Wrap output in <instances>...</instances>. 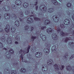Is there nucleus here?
<instances>
[{
    "label": "nucleus",
    "mask_w": 74,
    "mask_h": 74,
    "mask_svg": "<svg viewBox=\"0 0 74 74\" xmlns=\"http://www.w3.org/2000/svg\"><path fill=\"white\" fill-rule=\"evenodd\" d=\"M15 25L17 26H19V23L18 20H16L15 23Z\"/></svg>",
    "instance_id": "nucleus-27"
},
{
    "label": "nucleus",
    "mask_w": 74,
    "mask_h": 74,
    "mask_svg": "<svg viewBox=\"0 0 74 74\" xmlns=\"http://www.w3.org/2000/svg\"><path fill=\"white\" fill-rule=\"evenodd\" d=\"M3 45L2 43L0 42V48H3Z\"/></svg>",
    "instance_id": "nucleus-42"
},
{
    "label": "nucleus",
    "mask_w": 74,
    "mask_h": 74,
    "mask_svg": "<svg viewBox=\"0 0 74 74\" xmlns=\"http://www.w3.org/2000/svg\"><path fill=\"white\" fill-rule=\"evenodd\" d=\"M34 15H30V16H34Z\"/></svg>",
    "instance_id": "nucleus-57"
},
{
    "label": "nucleus",
    "mask_w": 74,
    "mask_h": 74,
    "mask_svg": "<svg viewBox=\"0 0 74 74\" xmlns=\"http://www.w3.org/2000/svg\"><path fill=\"white\" fill-rule=\"evenodd\" d=\"M30 49V46L29 45L27 50L25 51L26 49H24V50L23 51V54H26V53H27L29 52V49Z\"/></svg>",
    "instance_id": "nucleus-8"
},
{
    "label": "nucleus",
    "mask_w": 74,
    "mask_h": 74,
    "mask_svg": "<svg viewBox=\"0 0 74 74\" xmlns=\"http://www.w3.org/2000/svg\"><path fill=\"white\" fill-rule=\"evenodd\" d=\"M36 10H38V6H36Z\"/></svg>",
    "instance_id": "nucleus-49"
},
{
    "label": "nucleus",
    "mask_w": 74,
    "mask_h": 74,
    "mask_svg": "<svg viewBox=\"0 0 74 74\" xmlns=\"http://www.w3.org/2000/svg\"><path fill=\"white\" fill-rule=\"evenodd\" d=\"M70 23V21L67 19H65L64 21V23L65 25H69Z\"/></svg>",
    "instance_id": "nucleus-15"
},
{
    "label": "nucleus",
    "mask_w": 74,
    "mask_h": 74,
    "mask_svg": "<svg viewBox=\"0 0 74 74\" xmlns=\"http://www.w3.org/2000/svg\"><path fill=\"white\" fill-rule=\"evenodd\" d=\"M61 29H60V28L58 27L57 28V32L58 33H60V32Z\"/></svg>",
    "instance_id": "nucleus-40"
},
{
    "label": "nucleus",
    "mask_w": 74,
    "mask_h": 74,
    "mask_svg": "<svg viewBox=\"0 0 74 74\" xmlns=\"http://www.w3.org/2000/svg\"><path fill=\"white\" fill-rule=\"evenodd\" d=\"M34 19L35 21H41V19L37 17H34Z\"/></svg>",
    "instance_id": "nucleus-30"
},
{
    "label": "nucleus",
    "mask_w": 74,
    "mask_h": 74,
    "mask_svg": "<svg viewBox=\"0 0 74 74\" xmlns=\"http://www.w3.org/2000/svg\"><path fill=\"white\" fill-rule=\"evenodd\" d=\"M38 64H38V63H36V66H37H37H38Z\"/></svg>",
    "instance_id": "nucleus-56"
},
{
    "label": "nucleus",
    "mask_w": 74,
    "mask_h": 74,
    "mask_svg": "<svg viewBox=\"0 0 74 74\" xmlns=\"http://www.w3.org/2000/svg\"><path fill=\"white\" fill-rule=\"evenodd\" d=\"M4 16L5 19H10L11 18V15L10 14H9L8 13H5Z\"/></svg>",
    "instance_id": "nucleus-7"
},
{
    "label": "nucleus",
    "mask_w": 74,
    "mask_h": 74,
    "mask_svg": "<svg viewBox=\"0 0 74 74\" xmlns=\"http://www.w3.org/2000/svg\"><path fill=\"white\" fill-rule=\"evenodd\" d=\"M59 1H60L61 2L62 1V0H59Z\"/></svg>",
    "instance_id": "nucleus-63"
},
{
    "label": "nucleus",
    "mask_w": 74,
    "mask_h": 74,
    "mask_svg": "<svg viewBox=\"0 0 74 74\" xmlns=\"http://www.w3.org/2000/svg\"><path fill=\"white\" fill-rule=\"evenodd\" d=\"M74 58V54H72L71 57H70L69 59H71L72 58Z\"/></svg>",
    "instance_id": "nucleus-41"
},
{
    "label": "nucleus",
    "mask_w": 74,
    "mask_h": 74,
    "mask_svg": "<svg viewBox=\"0 0 74 74\" xmlns=\"http://www.w3.org/2000/svg\"><path fill=\"white\" fill-rule=\"evenodd\" d=\"M54 11V9L53 8H50L48 9V12H53Z\"/></svg>",
    "instance_id": "nucleus-25"
},
{
    "label": "nucleus",
    "mask_w": 74,
    "mask_h": 74,
    "mask_svg": "<svg viewBox=\"0 0 74 74\" xmlns=\"http://www.w3.org/2000/svg\"><path fill=\"white\" fill-rule=\"evenodd\" d=\"M52 18L53 19L54 22L55 23H58L59 22V18L58 17V16L56 15L53 16Z\"/></svg>",
    "instance_id": "nucleus-6"
},
{
    "label": "nucleus",
    "mask_w": 74,
    "mask_h": 74,
    "mask_svg": "<svg viewBox=\"0 0 74 74\" xmlns=\"http://www.w3.org/2000/svg\"><path fill=\"white\" fill-rule=\"evenodd\" d=\"M6 42L7 44L8 45H11L12 44V41H11V38L9 37L7 38Z\"/></svg>",
    "instance_id": "nucleus-12"
},
{
    "label": "nucleus",
    "mask_w": 74,
    "mask_h": 74,
    "mask_svg": "<svg viewBox=\"0 0 74 74\" xmlns=\"http://www.w3.org/2000/svg\"><path fill=\"white\" fill-rule=\"evenodd\" d=\"M16 65H18V62L16 63Z\"/></svg>",
    "instance_id": "nucleus-62"
},
{
    "label": "nucleus",
    "mask_w": 74,
    "mask_h": 74,
    "mask_svg": "<svg viewBox=\"0 0 74 74\" xmlns=\"http://www.w3.org/2000/svg\"><path fill=\"white\" fill-rule=\"evenodd\" d=\"M60 27L62 29H65L66 28V26L64 25V24H61L60 25Z\"/></svg>",
    "instance_id": "nucleus-33"
},
{
    "label": "nucleus",
    "mask_w": 74,
    "mask_h": 74,
    "mask_svg": "<svg viewBox=\"0 0 74 74\" xmlns=\"http://www.w3.org/2000/svg\"><path fill=\"white\" fill-rule=\"evenodd\" d=\"M28 6L29 4L28 3L26 2H25L23 4V7L24 8H26L27 7H28Z\"/></svg>",
    "instance_id": "nucleus-21"
},
{
    "label": "nucleus",
    "mask_w": 74,
    "mask_h": 74,
    "mask_svg": "<svg viewBox=\"0 0 74 74\" xmlns=\"http://www.w3.org/2000/svg\"><path fill=\"white\" fill-rule=\"evenodd\" d=\"M31 14H33V11L31 12Z\"/></svg>",
    "instance_id": "nucleus-61"
},
{
    "label": "nucleus",
    "mask_w": 74,
    "mask_h": 74,
    "mask_svg": "<svg viewBox=\"0 0 74 74\" xmlns=\"http://www.w3.org/2000/svg\"><path fill=\"white\" fill-rule=\"evenodd\" d=\"M56 48V46L54 45L52 47L51 49L52 51H55V48Z\"/></svg>",
    "instance_id": "nucleus-34"
},
{
    "label": "nucleus",
    "mask_w": 74,
    "mask_h": 74,
    "mask_svg": "<svg viewBox=\"0 0 74 74\" xmlns=\"http://www.w3.org/2000/svg\"><path fill=\"white\" fill-rule=\"evenodd\" d=\"M15 44H18V42L17 41H15Z\"/></svg>",
    "instance_id": "nucleus-50"
},
{
    "label": "nucleus",
    "mask_w": 74,
    "mask_h": 74,
    "mask_svg": "<svg viewBox=\"0 0 74 74\" xmlns=\"http://www.w3.org/2000/svg\"><path fill=\"white\" fill-rule=\"evenodd\" d=\"M5 30L7 33L10 32V25H7L5 29Z\"/></svg>",
    "instance_id": "nucleus-13"
},
{
    "label": "nucleus",
    "mask_w": 74,
    "mask_h": 74,
    "mask_svg": "<svg viewBox=\"0 0 74 74\" xmlns=\"http://www.w3.org/2000/svg\"><path fill=\"white\" fill-rule=\"evenodd\" d=\"M60 34H61L62 37H64V36H65V33L63 32L62 31H61Z\"/></svg>",
    "instance_id": "nucleus-31"
},
{
    "label": "nucleus",
    "mask_w": 74,
    "mask_h": 74,
    "mask_svg": "<svg viewBox=\"0 0 74 74\" xmlns=\"http://www.w3.org/2000/svg\"><path fill=\"white\" fill-rule=\"evenodd\" d=\"M3 49H4L5 50V51H7V49L5 48H3Z\"/></svg>",
    "instance_id": "nucleus-51"
},
{
    "label": "nucleus",
    "mask_w": 74,
    "mask_h": 74,
    "mask_svg": "<svg viewBox=\"0 0 74 74\" xmlns=\"http://www.w3.org/2000/svg\"><path fill=\"white\" fill-rule=\"evenodd\" d=\"M16 30V28L14 27H11V31L13 33H15V32Z\"/></svg>",
    "instance_id": "nucleus-20"
},
{
    "label": "nucleus",
    "mask_w": 74,
    "mask_h": 74,
    "mask_svg": "<svg viewBox=\"0 0 74 74\" xmlns=\"http://www.w3.org/2000/svg\"><path fill=\"white\" fill-rule=\"evenodd\" d=\"M68 7H70L71 6V4L70 3H67L66 5Z\"/></svg>",
    "instance_id": "nucleus-38"
},
{
    "label": "nucleus",
    "mask_w": 74,
    "mask_h": 74,
    "mask_svg": "<svg viewBox=\"0 0 74 74\" xmlns=\"http://www.w3.org/2000/svg\"><path fill=\"white\" fill-rule=\"evenodd\" d=\"M35 4H34L35 5H37V4H38V1H36L35 2Z\"/></svg>",
    "instance_id": "nucleus-45"
},
{
    "label": "nucleus",
    "mask_w": 74,
    "mask_h": 74,
    "mask_svg": "<svg viewBox=\"0 0 74 74\" xmlns=\"http://www.w3.org/2000/svg\"><path fill=\"white\" fill-rule=\"evenodd\" d=\"M7 52H8V53L6 55V56L8 59H10L11 58V54H14V51L12 49H11L9 51H7Z\"/></svg>",
    "instance_id": "nucleus-3"
},
{
    "label": "nucleus",
    "mask_w": 74,
    "mask_h": 74,
    "mask_svg": "<svg viewBox=\"0 0 74 74\" xmlns=\"http://www.w3.org/2000/svg\"><path fill=\"white\" fill-rule=\"evenodd\" d=\"M51 22L48 20H46L45 21V25H49L50 24Z\"/></svg>",
    "instance_id": "nucleus-22"
},
{
    "label": "nucleus",
    "mask_w": 74,
    "mask_h": 74,
    "mask_svg": "<svg viewBox=\"0 0 74 74\" xmlns=\"http://www.w3.org/2000/svg\"><path fill=\"white\" fill-rule=\"evenodd\" d=\"M25 30H27L29 29V26L28 25H27L25 26Z\"/></svg>",
    "instance_id": "nucleus-37"
},
{
    "label": "nucleus",
    "mask_w": 74,
    "mask_h": 74,
    "mask_svg": "<svg viewBox=\"0 0 74 74\" xmlns=\"http://www.w3.org/2000/svg\"><path fill=\"white\" fill-rule=\"evenodd\" d=\"M3 0H2V1H0V5H1V2H3Z\"/></svg>",
    "instance_id": "nucleus-53"
},
{
    "label": "nucleus",
    "mask_w": 74,
    "mask_h": 74,
    "mask_svg": "<svg viewBox=\"0 0 74 74\" xmlns=\"http://www.w3.org/2000/svg\"><path fill=\"white\" fill-rule=\"evenodd\" d=\"M61 66L62 69H64V65H62Z\"/></svg>",
    "instance_id": "nucleus-52"
},
{
    "label": "nucleus",
    "mask_w": 74,
    "mask_h": 74,
    "mask_svg": "<svg viewBox=\"0 0 74 74\" xmlns=\"http://www.w3.org/2000/svg\"><path fill=\"white\" fill-rule=\"evenodd\" d=\"M47 33L49 34L53 33L51 35L52 38H53L54 40H57V38L58 37V36L57 35H56V33H53V32H54V30H53L51 28H48L47 29Z\"/></svg>",
    "instance_id": "nucleus-1"
},
{
    "label": "nucleus",
    "mask_w": 74,
    "mask_h": 74,
    "mask_svg": "<svg viewBox=\"0 0 74 74\" xmlns=\"http://www.w3.org/2000/svg\"><path fill=\"white\" fill-rule=\"evenodd\" d=\"M70 40V39L68 37H66L65 38V39L64 40V42H67L69 40Z\"/></svg>",
    "instance_id": "nucleus-35"
},
{
    "label": "nucleus",
    "mask_w": 74,
    "mask_h": 74,
    "mask_svg": "<svg viewBox=\"0 0 74 74\" xmlns=\"http://www.w3.org/2000/svg\"><path fill=\"white\" fill-rule=\"evenodd\" d=\"M11 17L12 18L14 19H16V16L14 14H11Z\"/></svg>",
    "instance_id": "nucleus-24"
},
{
    "label": "nucleus",
    "mask_w": 74,
    "mask_h": 74,
    "mask_svg": "<svg viewBox=\"0 0 74 74\" xmlns=\"http://www.w3.org/2000/svg\"><path fill=\"white\" fill-rule=\"evenodd\" d=\"M46 47L48 48H45L43 51L46 55H48L49 52V50H50V48H51V44L49 42H47L46 43Z\"/></svg>",
    "instance_id": "nucleus-2"
},
{
    "label": "nucleus",
    "mask_w": 74,
    "mask_h": 74,
    "mask_svg": "<svg viewBox=\"0 0 74 74\" xmlns=\"http://www.w3.org/2000/svg\"><path fill=\"white\" fill-rule=\"evenodd\" d=\"M31 32H32L33 31V29H34V27H31Z\"/></svg>",
    "instance_id": "nucleus-44"
},
{
    "label": "nucleus",
    "mask_w": 74,
    "mask_h": 74,
    "mask_svg": "<svg viewBox=\"0 0 74 74\" xmlns=\"http://www.w3.org/2000/svg\"><path fill=\"white\" fill-rule=\"evenodd\" d=\"M68 34H68V33H66V34H65V35H66V36H67V35H68Z\"/></svg>",
    "instance_id": "nucleus-59"
},
{
    "label": "nucleus",
    "mask_w": 74,
    "mask_h": 74,
    "mask_svg": "<svg viewBox=\"0 0 74 74\" xmlns=\"http://www.w3.org/2000/svg\"><path fill=\"white\" fill-rule=\"evenodd\" d=\"M15 3L17 5H21V1L20 0H16L15 2Z\"/></svg>",
    "instance_id": "nucleus-17"
},
{
    "label": "nucleus",
    "mask_w": 74,
    "mask_h": 74,
    "mask_svg": "<svg viewBox=\"0 0 74 74\" xmlns=\"http://www.w3.org/2000/svg\"><path fill=\"white\" fill-rule=\"evenodd\" d=\"M27 13H26V12H25V15H27L29 14V12H27Z\"/></svg>",
    "instance_id": "nucleus-47"
},
{
    "label": "nucleus",
    "mask_w": 74,
    "mask_h": 74,
    "mask_svg": "<svg viewBox=\"0 0 74 74\" xmlns=\"http://www.w3.org/2000/svg\"><path fill=\"white\" fill-rule=\"evenodd\" d=\"M27 21V23H28V24H30L33 23V19L31 18H28Z\"/></svg>",
    "instance_id": "nucleus-14"
},
{
    "label": "nucleus",
    "mask_w": 74,
    "mask_h": 74,
    "mask_svg": "<svg viewBox=\"0 0 74 74\" xmlns=\"http://www.w3.org/2000/svg\"><path fill=\"white\" fill-rule=\"evenodd\" d=\"M48 65H51L53 63V61L51 59H49L47 60Z\"/></svg>",
    "instance_id": "nucleus-18"
},
{
    "label": "nucleus",
    "mask_w": 74,
    "mask_h": 74,
    "mask_svg": "<svg viewBox=\"0 0 74 74\" xmlns=\"http://www.w3.org/2000/svg\"><path fill=\"white\" fill-rule=\"evenodd\" d=\"M60 69L61 70H63V68H60Z\"/></svg>",
    "instance_id": "nucleus-58"
},
{
    "label": "nucleus",
    "mask_w": 74,
    "mask_h": 74,
    "mask_svg": "<svg viewBox=\"0 0 74 74\" xmlns=\"http://www.w3.org/2000/svg\"><path fill=\"white\" fill-rule=\"evenodd\" d=\"M51 2L54 5H58V1L56 0H52Z\"/></svg>",
    "instance_id": "nucleus-19"
},
{
    "label": "nucleus",
    "mask_w": 74,
    "mask_h": 74,
    "mask_svg": "<svg viewBox=\"0 0 74 74\" xmlns=\"http://www.w3.org/2000/svg\"><path fill=\"white\" fill-rule=\"evenodd\" d=\"M23 54H21V56H20V58H21V60H22L23 62H26V61L24 60H23Z\"/></svg>",
    "instance_id": "nucleus-28"
},
{
    "label": "nucleus",
    "mask_w": 74,
    "mask_h": 74,
    "mask_svg": "<svg viewBox=\"0 0 74 74\" xmlns=\"http://www.w3.org/2000/svg\"><path fill=\"white\" fill-rule=\"evenodd\" d=\"M11 74H17L16 71L15 70H12Z\"/></svg>",
    "instance_id": "nucleus-32"
},
{
    "label": "nucleus",
    "mask_w": 74,
    "mask_h": 74,
    "mask_svg": "<svg viewBox=\"0 0 74 74\" xmlns=\"http://www.w3.org/2000/svg\"><path fill=\"white\" fill-rule=\"evenodd\" d=\"M35 56L36 58H40L42 57V53L40 52H37L35 53Z\"/></svg>",
    "instance_id": "nucleus-10"
},
{
    "label": "nucleus",
    "mask_w": 74,
    "mask_h": 74,
    "mask_svg": "<svg viewBox=\"0 0 74 74\" xmlns=\"http://www.w3.org/2000/svg\"><path fill=\"white\" fill-rule=\"evenodd\" d=\"M46 28H47V27H46V26H42L41 27V29L42 30H44L45 29H46Z\"/></svg>",
    "instance_id": "nucleus-39"
},
{
    "label": "nucleus",
    "mask_w": 74,
    "mask_h": 74,
    "mask_svg": "<svg viewBox=\"0 0 74 74\" xmlns=\"http://www.w3.org/2000/svg\"><path fill=\"white\" fill-rule=\"evenodd\" d=\"M40 37L43 41H45L47 40V37L43 35L42 34H40Z\"/></svg>",
    "instance_id": "nucleus-16"
},
{
    "label": "nucleus",
    "mask_w": 74,
    "mask_h": 74,
    "mask_svg": "<svg viewBox=\"0 0 74 74\" xmlns=\"http://www.w3.org/2000/svg\"><path fill=\"white\" fill-rule=\"evenodd\" d=\"M42 70L44 73H45V74H47V73H48V72H47L48 66L46 65H42Z\"/></svg>",
    "instance_id": "nucleus-4"
},
{
    "label": "nucleus",
    "mask_w": 74,
    "mask_h": 74,
    "mask_svg": "<svg viewBox=\"0 0 74 74\" xmlns=\"http://www.w3.org/2000/svg\"><path fill=\"white\" fill-rule=\"evenodd\" d=\"M63 58H65V59H67V57H66V56H63Z\"/></svg>",
    "instance_id": "nucleus-54"
},
{
    "label": "nucleus",
    "mask_w": 74,
    "mask_h": 74,
    "mask_svg": "<svg viewBox=\"0 0 74 74\" xmlns=\"http://www.w3.org/2000/svg\"><path fill=\"white\" fill-rule=\"evenodd\" d=\"M72 32H73V34H74V30L72 31Z\"/></svg>",
    "instance_id": "nucleus-60"
},
{
    "label": "nucleus",
    "mask_w": 74,
    "mask_h": 74,
    "mask_svg": "<svg viewBox=\"0 0 74 74\" xmlns=\"http://www.w3.org/2000/svg\"><path fill=\"white\" fill-rule=\"evenodd\" d=\"M54 67H55V69L57 70H59V67H58V65L57 64H55L54 65Z\"/></svg>",
    "instance_id": "nucleus-23"
},
{
    "label": "nucleus",
    "mask_w": 74,
    "mask_h": 74,
    "mask_svg": "<svg viewBox=\"0 0 74 74\" xmlns=\"http://www.w3.org/2000/svg\"><path fill=\"white\" fill-rule=\"evenodd\" d=\"M69 45L70 46H72L73 47H74V43L73 42H69Z\"/></svg>",
    "instance_id": "nucleus-29"
},
{
    "label": "nucleus",
    "mask_w": 74,
    "mask_h": 74,
    "mask_svg": "<svg viewBox=\"0 0 74 74\" xmlns=\"http://www.w3.org/2000/svg\"><path fill=\"white\" fill-rule=\"evenodd\" d=\"M74 27V23H73L72 25V28H71V30H72L73 29L72 28H73Z\"/></svg>",
    "instance_id": "nucleus-43"
},
{
    "label": "nucleus",
    "mask_w": 74,
    "mask_h": 74,
    "mask_svg": "<svg viewBox=\"0 0 74 74\" xmlns=\"http://www.w3.org/2000/svg\"><path fill=\"white\" fill-rule=\"evenodd\" d=\"M36 36H32L31 37V39H32V41H34V39H36Z\"/></svg>",
    "instance_id": "nucleus-36"
},
{
    "label": "nucleus",
    "mask_w": 74,
    "mask_h": 74,
    "mask_svg": "<svg viewBox=\"0 0 74 74\" xmlns=\"http://www.w3.org/2000/svg\"><path fill=\"white\" fill-rule=\"evenodd\" d=\"M20 71L21 73H26V69L24 68H22L20 70Z\"/></svg>",
    "instance_id": "nucleus-26"
},
{
    "label": "nucleus",
    "mask_w": 74,
    "mask_h": 74,
    "mask_svg": "<svg viewBox=\"0 0 74 74\" xmlns=\"http://www.w3.org/2000/svg\"><path fill=\"white\" fill-rule=\"evenodd\" d=\"M59 74H61V73H60V72H59Z\"/></svg>",
    "instance_id": "nucleus-64"
},
{
    "label": "nucleus",
    "mask_w": 74,
    "mask_h": 74,
    "mask_svg": "<svg viewBox=\"0 0 74 74\" xmlns=\"http://www.w3.org/2000/svg\"><path fill=\"white\" fill-rule=\"evenodd\" d=\"M2 40L3 42H5V38H3Z\"/></svg>",
    "instance_id": "nucleus-48"
},
{
    "label": "nucleus",
    "mask_w": 74,
    "mask_h": 74,
    "mask_svg": "<svg viewBox=\"0 0 74 74\" xmlns=\"http://www.w3.org/2000/svg\"><path fill=\"white\" fill-rule=\"evenodd\" d=\"M3 9L5 11H9L10 10V8L8 6H6L3 8Z\"/></svg>",
    "instance_id": "nucleus-11"
},
{
    "label": "nucleus",
    "mask_w": 74,
    "mask_h": 74,
    "mask_svg": "<svg viewBox=\"0 0 74 74\" xmlns=\"http://www.w3.org/2000/svg\"><path fill=\"white\" fill-rule=\"evenodd\" d=\"M20 16L21 17L19 18L20 21L21 22L22 21H23V19H24V15H23V12H20Z\"/></svg>",
    "instance_id": "nucleus-9"
},
{
    "label": "nucleus",
    "mask_w": 74,
    "mask_h": 74,
    "mask_svg": "<svg viewBox=\"0 0 74 74\" xmlns=\"http://www.w3.org/2000/svg\"><path fill=\"white\" fill-rule=\"evenodd\" d=\"M40 9H41V10H43V12H46L47 11V7L45 5H42L39 7Z\"/></svg>",
    "instance_id": "nucleus-5"
},
{
    "label": "nucleus",
    "mask_w": 74,
    "mask_h": 74,
    "mask_svg": "<svg viewBox=\"0 0 74 74\" xmlns=\"http://www.w3.org/2000/svg\"><path fill=\"white\" fill-rule=\"evenodd\" d=\"M1 14H0V20H1Z\"/></svg>",
    "instance_id": "nucleus-55"
},
{
    "label": "nucleus",
    "mask_w": 74,
    "mask_h": 74,
    "mask_svg": "<svg viewBox=\"0 0 74 74\" xmlns=\"http://www.w3.org/2000/svg\"><path fill=\"white\" fill-rule=\"evenodd\" d=\"M23 51V50H22V49H21L20 51H19V52L20 53H22V51Z\"/></svg>",
    "instance_id": "nucleus-46"
}]
</instances>
